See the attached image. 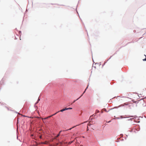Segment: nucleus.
Segmentation results:
<instances>
[{"instance_id":"nucleus-1","label":"nucleus","mask_w":146,"mask_h":146,"mask_svg":"<svg viewBox=\"0 0 146 146\" xmlns=\"http://www.w3.org/2000/svg\"><path fill=\"white\" fill-rule=\"evenodd\" d=\"M61 131H60L59 132V134H58V135H57V136H55V138H54V139H56V138L57 137H58L60 135V133L61 132Z\"/></svg>"},{"instance_id":"nucleus-2","label":"nucleus","mask_w":146,"mask_h":146,"mask_svg":"<svg viewBox=\"0 0 146 146\" xmlns=\"http://www.w3.org/2000/svg\"><path fill=\"white\" fill-rule=\"evenodd\" d=\"M91 125L90 124H89V123H88L87 124V129H88L87 130H88V126H90L91 125Z\"/></svg>"},{"instance_id":"nucleus-3","label":"nucleus","mask_w":146,"mask_h":146,"mask_svg":"<svg viewBox=\"0 0 146 146\" xmlns=\"http://www.w3.org/2000/svg\"><path fill=\"white\" fill-rule=\"evenodd\" d=\"M58 113V112H56V113H55V114H53V115H50V116H49L48 117H51L52 116H53V115H55V114H56L57 113Z\"/></svg>"},{"instance_id":"nucleus-4","label":"nucleus","mask_w":146,"mask_h":146,"mask_svg":"<svg viewBox=\"0 0 146 146\" xmlns=\"http://www.w3.org/2000/svg\"><path fill=\"white\" fill-rule=\"evenodd\" d=\"M65 111V110H64V109H62V110H60V111H61V112H63V111ZM59 112V111H58V112Z\"/></svg>"},{"instance_id":"nucleus-5","label":"nucleus","mask_w":146,"mask_h":146,"mask_svg":"<svg viewBox=\"0 0 146 146\" xmlns=\"http://www.w3.org/2000/svg\"><path fill=\"white\" fill-rule=\"evenodd\" d=\"M74 127H75V126L73 127H72L71 128H70V129H69L66 130V131H68V130H71L72 128H74Z\"/></svg>"},{"instance_id":"nucleus-6","label":"nucleus","mask_w":146,"mask_h":146,"mask_svg":"<svg viewBox=\"0 0 146 146\" xmlns=\"http://www.w3.org/2000/svg\"><path fill=\"white\" fill-rule=\"evenodd\" d=\"M79 98L78 99H77L76 100H74L73 101V102L71 104H72V103H74L76 100H78Z\"/></svg>"},{"instance_id":"nucleus-7","label":"nucleus","mask_w":146,"mask_h":146,"mask_svg":"<svg viewBox=\"0 0 146 146\" xmlns=\"http://www.w3.org/2000/svg\"><path fill=\"white\" fill-rule=\"evenodd\" d=\"M48 118V117H47L45 118H42V120H43V119H46Z\"/></svg>"},{"instance_id":"nucleus-8","label":"nucleus","mask_w":146,"mask_h":146,"mask_svg":"<svg viewBox=\"0 0 146 146\" xmlns=\"http://www.w3.org/2000/svg\"><path fill=\"white\" fill-rule=\"evenodd\" d=\"M64 109V110L65 111V110H68V108H65Z\"/></svg>"},{"instance_id":"nucleus-9","label":"nucleus","mask_w":146,"mask_h":146,"mask_svg":"<svg viewBox=\"0 0 146 146\" xmlns=\"http://www.w3.org/2000/svg\"><path fill=\"white\" fill-rule=\"evenodd\" d=\"M72 108H68V110H71L72 109Z\"/></svg>"},{"instance_id":"nucleus-10","label":"nucleus","mask_w":146,"mask_h":146,"mask_svg":"<svg viewBox=\"0 0 146 146\" xmlns=\"http://www.w3.org/2000/svg\"><path fill=\"white\" fill-rule=\"evenodd\" d=\"M39 137L40 139H41L42 138V136L41 135Z\"/></svg>"},{"instance_id":"nucleus-11","label":"nucleus","mask_w":146,"mask_h":146,"mask_svg":"<svg viewBox=\"0 0 146 146\" xmlns=\"http://www.w3.org/2000/svg\"><path fill=\"white\" fill-rule=\"evenodd\" d=\"M43 143L46 144V142H45V143Z\"/></svg>"},{"instance_id":"nucleus-12","label":"nucleus","mask_w":146,"mask_h":146,"mask_svg":"<svg viewBox=\"0 0 146 146\" xmlns=\"http://www.w3.org/2000/svg\"><path fill=\"white\" fill-rule=\"evenodd\" d=\"M82 96V95L79 98H80L81 96Z\"/></svg>"},{"instance_id":"nucleus-13","label":"nucleus","mask_w":146,"mask_h":146,"mask_svg":"<svg viewBox=\"0 0 146 146\" xmlns=\"http://www.w3.org/2000/svg\"><path fill=\"white\" fill-rule=\"evenodd\" d=\"M40 100V99H38V101H39V100Z\"/></svg>"},{"instance_id":"nucleus-14","label":"nucleus","mask_w":146,"mask_h":146,"mask_svg":"<svg viewBox=\"0 0 146 146\" xmlns=\"http://www.w3.org/2000/svg\"><path fill=\"white\" fill-rule=\"evenodd\" d=\"M38 103V102H37V103H36V104Z\"/></svg>"},{"instance_id":"nucleus-15","label":"nucleus","mask_w":146,"mask_h":146,"mask_svg":"<svg viewBox=\"0 0 146 146\" xmlns=\"http://www.w3.org/2000/svg\"><path fill=\"white\" fill-rule=\"evenodd\" d=\"M20 40H21L20 37Z\"/></svg>"}]
</instances>
